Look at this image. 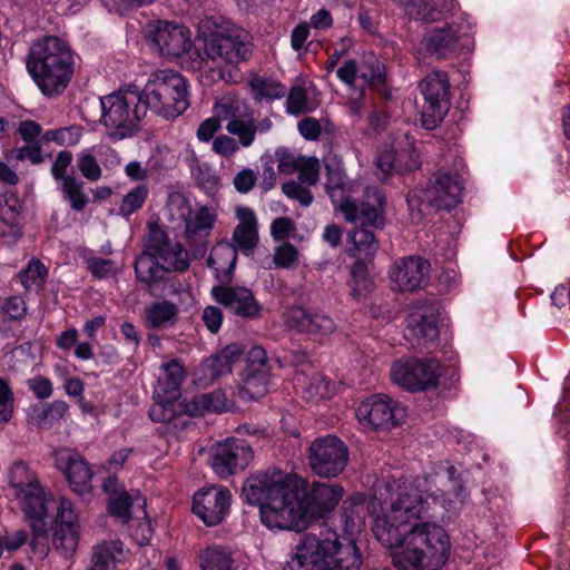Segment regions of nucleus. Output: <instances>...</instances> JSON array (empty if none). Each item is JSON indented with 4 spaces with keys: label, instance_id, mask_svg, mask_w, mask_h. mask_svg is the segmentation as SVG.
<instances>
[{
    "label": "nucleus",
    "instance_id": "nucleus-23",
    "mask_svg": "<svg viewBox=\"0 0 570 570\" xmlns=\"http://www.w3.org/2000/svg\"><path fill=\"white\" fill-rule=\"evenodd\" d=\"M286 323L296 331L315 336H325L335 331V322L321 311L294 306L287 311Z\"/></svg>",
    "mask_w": 570,
    "mask_h": 570
},
{
    "label": "nucleus",
    "instance_id": "nucleus-31",
    "mask_svg": "<svg viewBox=\"0 0 570 570\" xmlns=\"http://www.w3.org/2000/svg\"><path fill=\"white\" fill-rule=\"evenodd\" d=\"M144 323L148 330H167L178 320V306L167 299L151 302L144 308Z\"/></svg>",
    "mask_w": 570,
    "mask_h": 570
},
{
    "label": "nucleus",
    "instance_id": "nucleus-17",
    "mask_svg": "<svg viewBox=\"0 0 570 570\" xmlns=\"http://www.w3.org/2000/svg\"><path fill=\"white\" fill-rule=\"evenodd\" d=\"M361 424L377 429L399 425L405 417V409L386 395L376 394L364 400L356 410Z\"/></svg>",
    "mask_w": 570,
    "mask_h": 570
},
{
    "label": "nucleus",
    "instance_id": "nucleus-32",
    "mask_svg": "<svg viewBox=\"0 0 570 570\" xmlns=\"http://www.w3.org/2000/svg\"><path fill=\"white\" fill-rule=\"evenodd\" d=\"M186 372L178 360H170L160 366L156 395L168 394L169 397H180V385L185 379Z\"/></svg>",
    "mask_w": 570,
    "mask_h": 570
},
{
    "label": "nucleus",
    "instance_id": "nucleus-28",
    "mask_svg": "<svg viewBox=\"0 0 570 570\" xmlns=\"http://www.w3.org/2000/svg\"><path fill=\"white\" fill-rule=\"evenodd\" d=\"M237 262V248L229 242H219L210 250L207 265L220 283H228Z\"/></svg>",
    "mask_w": 570,
    "mask_h": 570
},
{
    "label": "nucleus",
    "instance_id": "nucleus-14",
    "mask_svg": "<svg viewBox=\"0 0 570 570\" xmlns=\"http://www.w3.org/2000/svg\"><path fill=\"white\" fill-rule=\"evenodd\" d=\"M439 377V366L435 361L404 358L394 362L391 366L393 383L410 392H420L435 387Z\"/></svg>",
    "mask_w": 570,
    "mask_h": 570
},
{
    "label": "nucleus",
    "instance_id": "nucleus-59",
    "mask_svg": "<svg viewBox=\"0 0 570 570\" xmlns=\"http://www.w3.org/2000/svg\"><path fill=\"white\" fill-rule=\"evenodd\" d=\"M43 10H51L65 16L78 12L90 0H40Z\"/></svg>",
    "mask_w": 570,
    "mask_h": 570
},
{
    "label": "nucleus",
    "instance_id": "nucleus-52",
    "mask_svg": "<svg viewBox=\"0 0 570 570\" xmlns=\"http://www.w3.org/2000/svg\"><path fill=\"white\" fill-rule=\"evenodd\" d=\"M148 196V188L145 185L136 186L124 198L119 206V214L129 217L142 207Z\"/></svg>",
    "mask_w": 570,
    "mask_h": 570
},
{
    "label": "nucleus",
    "instance_id": "nucleus-43",
    "mask_svg": "<svg viewBox=\"0 0 570 570\" xmlns=\"http://www.w3.org/2000/svg\"><path fill=\"white\" fill-rule=\"evenodd\" d=\"M47 276V267L37 258L31 259L27 267L19 272L20 282L27 291L42 288Z\"/></svg>",
    "mask_w": 570,
    "mask_h": 570
},
{
    "label": "nucleus",
    "instance_id": "nucleus-48",
    "mask_svg": "<svg viewBox=\"0 0 570 570\" xmlns=\"http://www.w3.org/2000/svg\"><path fill=\"white\" fill-rule=\"evenodd\" d=\"M159 264L164 267L166 273L169 272H185L189 268L190 259L188 252L181 244L174 245L170 247V252L167 256H164Z\"/></svg>",
    "mask_w": 570,
    "mask_h": 570
},
{
    "label": "nucleus",
    "instance_id": "nucleus-21",
    "mask_svg": "<svg viewBox=\"0 0 570 570\" xmlns=\"http://www.w3.org/2000/svg\"><path fill=\"white\" fill-rule=\"evenodd\" d=\"M214 298L238 317L255 320L262 316V305L250 288L245 286H215Z\"/></svg>",
    "mask_w": 570,
    "mask_h": 570
},
{
    "label": "nucleus",
    "instance_id": "nucleus-36",
    "mask_svg": "<svg viewBox=\"0 0 570 570\" xmlns=\"http://www.w3.org/2000/svg\"><path fill=\"white\" fill-rule=\"evenodd\" d=\"M295 382L303 389L305 397L312 402L331 397L334 393L331 382L323 374L317 372L313 373L311 376L298 373L295 377Z\"/></svg>",
    "mask_w": 570,
    "mask_h": 570
},
{
    "label": "nucleus",
    "instance_id": "nucleus-4",
    "mask_svg": "<svg viewBox=\"0 0 570 570\" xmlns=\"http://www.w3.org/2000/svg\"><path fill=\"white\" fill-rule=\"evenodd\" d=\"M361 552L355 541L322 527L302 535L289 562L291 570H360Z\"/></svg>",
    "mask_w": 570,
    "mask_h": 570
},
{
    "label": "nucleus",
    "instance_id": "nucleus-19",
    "mask_svg": "<svg viewBox=\"0 0 570 570\" xmlns=\"http://www.w3.org/2000/svg\"><path fill=\"white\" fill-rule=\"evenodd\" d=\"M232 494L227 488L212 485L199 489L193 499L194 513L208 527L219 524L227 515Z\"/></svg>",
    "mask_w": 570,
    "mask_h": 570
},
{
    "label": "nucleus",
    "instance_id": "nucleus-5",
    "mask_svg": "<svg viewBox=\"0 0 570 570\" xmlns=\"http://www.w3.org/2000/svg\"><path fill=\"white\" fill-rule=\"evenodd\" d=\"M27 70L42 95L59 96L73 76V52L65 40L55 36L43 37L30 47Z\"/></svg>",
    "mask_w": 570,
    "mask_h": 570
},
{
    "label": "nucleus",
    "instance_id": "nucleus-56",
    "mask_svg": "<svg viewBox=\"0 0 570 570\" xmlns=\"http://www.w3.org/2000/svg\"><path fill=\"white\" fill-rule=\"evenodd\" d=\"M298 259L297 248L288 242H283L275 248L273 262L278 268H293L297 265Z\"/></svg>",
    "mask_w": 570,
    "mask_h": 570
},
{
    "label": "nucleus",
    "instance_id": "nucleus-51",
    "mask_svg": "<svg viewBox=\"0 0 570 570\" xmlns=\"http://www.w3.org/2000/svg\"><path fill=\"white\" fill-rule=\"evenodd\" d=\"M32 535L30 539V549L35 554L45 558L49 552L47 521L28 522Z\"/></svg>",
    "mask_w": 570,
    "mask_h": 570
},
{
    "label": "nucleus",
    "instance_id": "nucleus-2",
    "mask_svg": "<svg viewBox=\"0 0 570 570\" xmlns=\"http://www.w3.org/2000/svg\"><path fill=\"white\" fill-rule=\"evenodd\" d=\"M448 480L443 488L431 491L426 498L413 484L404 483L391 494V502L381 515H377L373 532L384 547L400 544L401 540L412 532H421L425 525H438L431 522H419L424 518L455 515L462 509L469 493L463 480L456 475V469H446Z\"/></svg>",
    "mask_w": 570,
    "mask_h": 570
},
{
    "label": "nucleus",
    "instance_id": "nucleus-7",
    "mask_svg": "<svg viewBox=\"0 0 570 570\" xmlns=\"http://www.w3.org/2000/svg\"><path fill=\"white\" fill-rule=\"evenodd\" d=\"M347 187L344 174L338 170L328 169L326 178V193L331 197L336 210H340L345 220L350 223L362 222L363 224L379 226L383 223L385 213V194L375 186L365 188V200L357 203L351 197H344L343 193Z\"/></svg>",
    "mask_w": 570,
    "mask_h": 570
},
{
    "label": "nucleus",
    "instance_id": "nucleus-24",
    "mask_svg": "<svg viewBox=\"0 0 570 570\" xmlns=\"http://www.w3.org/2000/svg\"><path fill=\"white\" fill-rule=\"evenodd\" d=\"M177 207L179 216L185 220V236L188 242L194 243L207 237L216 222V215L208 208L202 207L194 215L186 199L176 198L171 200L169 208Z\"/></svg>",
    "mask_w": 570,
    "mask_h": 570
},
{
    "label": "nucleus",
    "instance_id": "nucleus-64",
    "mask_svg": "<svg viewBox=\"0 0 570 570\" xmlns=\"http://www.w3.org/2000/svg\"><path fill=\"white\" fill-rule=\"evenodd\" d=\"M4 315L10 320H22L27 314V304L21 296H10L1 305Z\"/></svg>",
    "mask_w": 570,
    "mask_h": 570
},
{
    "label": "nucleus",
    "instance_id": "nucleus-50",
    "mask_svg": "<svg viewBox=\"0 0 570 570\" xmlns=\"http://www.w3.org/2000/svg\"><path fill=\"white\" fill-rule=\"evenodd\" d=\"M316 105L307 97L305 88L301 86L293 87L287 96L286 110L288 114L298 115L314 110Z\"/></svg>",
    "mask_w": 570,
    "mask_h": 570
},
{
    "label": "nucleus",
    "instance_id": "nucleus-20",
    "mask_svg": "<svg viewBox=\"0 0 570 570\" xmlns=\"http://www.w3.org/2000/svg\"><path fill=\"white\" fill-rule=\"evenodd\" d=\"M431 265L420 256H407L396 261L390 269L394 288L415 292L424 288L430 281Z\"/></svg>",
    "mask_w": 570,
    "mask_h": 570
},
{
    "label": "nucleus",
    "instance_id": "nucleus-1",
    "mask_svg": "<svg viewBox=\"0 0 570 570\" xmlns=\"http://www.w3.org/2000/svg\"><path fill=\"white\" fill-rule=\"evenodd\" d=\"M343 492L338 484L315 482L306 488L297 474L267 470L246 479L242 497L248 504L259 505L261 520L267 528L302 531L331 513Z\"/></svg>",
    "mask_w": 570,
    "mask_h": 570
},
{
    "label": "nucleus",
    "instance_id": "nucleus-63",
    "mask_svg": "<svg viewBox=\"0 0 570 570\" xmlns=\"http://www.w3.org/2000/svg\"><path fill=\"white\" fill-rule=\"evenodd\" d=\"M56 527L79 529L78 515L75 512L71 502L66 498L60 499L58 513L56 517Z\"/></svg>",
    "mask_w": 570,
    "mask_h": 570
},
{
    "label": "nucleus",
    "instance_id": "nucleus-30",
    "mask_svg": "<svg viewBox=\"0 0 570 570\" xmlns=\"http://www.w3.org/2000/svg\"><path fill=\"white\" fill-rule=\"evenodd\" d=\"M276 155L281 156V153L277 151ZM278 170L285 174L297 171L301 183L314 186L320 178L321 165L316 157L294 158L282 154V158L278 161Z\"/></svg>",
    "mask_w": 570,
    "mask_h": 570
},
{
    "label": "nucleus",
    "instance_id": "nucleus-57",
    "mask_svg": "<svg viewBox=\"0 0 570 570\" xmlns=\"http://www.w3.org/2000/svg\"><path fill=\"white\" fill-rule=\"evenodd\" d=\"M14 407V394L9 382L0 377V424L7 423L12 419Z\"/></svg>",
    "mask_w": 570,
    "mask_h": 570
},
{
    "label": "nucleus",
    "instance_id": "nucleus-37",
    "mask_svg": "<svg viewBox=\"0 0 570 570\" xmlns=\"http://www.w3.org/2000/svg\"><path fill=\"white\" fill-rule=\"evenodd\" d=\"M168 236L167 232L157 222L147 223V234L145 236L144 246L149 250L156 259L161 261L170 252V247L177 245Z\"/></svg>",
    "mask_w": 570,
    "mask_h": 570
},
{
    "label": "nucleus",
    "instance_id": "nucleus-8",
    "mask_svg": "<svg viewBox=\"0 0 570 570\" xmlns=\"http://www.w3.org/2000/svg\"><path fill=\"white\" fill-rule=\"evenodd\" d=\"M101 121L110 138H134L141 130L145 107L138 91L120 90L100 99Z\"/></svg>",
    "mask_w": 570,
    "mask_h": 570
},
{
    "label": "nucleus",
    "instance_id": "nucleus-10",
    "mask_svg": "<svg viewBox=\"0 0 570 570\" xmlns=\"http://www.w3.org/2000/svg\"><path fill=\"white\" fill-rule=\"evenodd\" d=\"M10 485L26 520L46 521L53 499L40 484L37 474L24 463H14L10 469Z\"/></svg>",
    "mask_w": 570,
    "mask_h": 570
},
{
    "label": "nucleus",
    "instance_id": "nucleus-34",
    "mask_svg": "<svg viewBox=\"0 0 570 570\" xmlns=\"http://www.w3.org/2000/svg\"><path fill=\"white\" fill-rule=\"evenodd\" d=\"M186 406L187 416H200L210 412L219 413L228 407L226 394L222 390L196 395L187 402Z\"/></svg>",
    "mask_w": 570,
    "mask_h": 570
},
{
    "label": "nucleus",
    "instance_id": "nucleus-58",
    "mask_svg": "<svg viewBox=\"0 0 570 570\" xmlns=\"http://www.w3.org/2000/svg\"><path fill=\"white\" fill-rule=\"evenodd\" d=\"M375 164L377 169L384 177L392 173H397V153L395 145H385L384 148L377 154Z\"/></svg>",
    "mask_w": 570,
    "mask_h": 570
},
{
    "label": "nucleus",
    "instance_id": "nucleus-42",
    "mask_svg": "<svg viewBox=\"0 0 570 570\" xmlns=\"http://www.w3.org/2000/svg\"><path fill=\"white\" fill-rule=\"evenodd\" d=\"M351 295L360 301L365 297L373 287L368 277L367 264L362 259H356L351 266Z\"/></svg>",
    "mask_w": 570,
    "mask_h": 570
},
{
    "label": "nucleus",
    "instance_id": "nucleus-35",
    "mask_svg": "<svg viewBox=\"0 0 570 570\" xmlns=\"http://www.w3.org/2000/svg\"><path fill=\"white\" fill-rule=\"evenodd\" d=\"M166 271L159 264V261L150 255L149 250L144 246L142 253L136 258L135 274L137 279L146 287L151 286L164 281Z\"/></svg>",
    "mask_w": 570,
    "mask_h": 570
},
{
    "label": "nucleus",
    "instance_id": "nucleus-3",
    "mask_svg": "<svg viewBox=\"0 0 570 570\" xmlns=\"http://www.w3.org/2000/svg\"><path fill=\"white\" fill-rule=\"evenodd\" d=\"M195 55L194 68L212 70L217 73L219 79L235 82L232 69L252 57V36L234 23L215 24L212 29L204 30L197 36Z\"/></svg>",
    "mask_w": 570,
    "mask_h": 570
},
{
    "label": "nucleus",
    "instance_id": "nucleus-12",
    "mask_svg": "<svg viewBox=\"0 0 570 570\" xmlns=\"http://www.w3.org/2000/svg\"><path fill=\"white\" fill-rule=\"evenodd\" d=\"M461 196L462 184L458 176L436 173L423 189L410 191L406 200L411 208L421 209L422 205H426L436 209L449 210L461 202Z\"/></svg>",
    "mask_w": 570,
    "mask_h": 570
},
{
    "label": "nucleus",
    "instance_id": "nucleus-16",
    "mask_svg": "<svg viewBox=\"0 0 570 570\" xmlns=\"http://www.w3.org/2000/svg\"><path fill=\"white\" fill-rule=\"evenodd\" d=\"M240 105L239 100L223 98L216 104L215 111L218 116L228 120L226 129L239 142H253L257 134L267 132L271 129L272 122L268 119L256 122L253 115L239 114Z\"/></svg>",
    "mask_w": 570,
    "mask_h": 570
},
{
    "label": "nucleus",
    "instance_id": "nucleus-18",
    "mask_svg": "<svg viewBox=\"0 0 570 570\" xmlns=\"http://www.w3.org/2000/svg\"><path fill=\"white\" fill-rule=\"evenodd\" d=\"M148 39L161 56L177 58L191 46V32L183 24L160 20L148 29Z\"/></svg>",
    "mask_w": 570,
    "mask_h": 570
},
{
    "label": "nucleus",
    "instance_id": "nucleus-6",
    "mask_svg": "<svg viewBox=\"0 0 570 570\" xmlns=\"http://www.w3.org/2000/svg\"><path fill=\"white\" fill-rule=\"evenodd\" d=\"M389 548L395 549L392 559L399 570H438L449 558L450 540L442 527L425 525Z\"/></svg>",
    "mask_w": 570,
    "mask_h": 570
},
{
    "label": "nucleus",
    "instance_id": "nucleus-39",
    "mask_svg": "<svg viewBox=\"0 0 570 570\" xmlns=\"http://www.w3.org/2000/svg\"><path fill=\"white\" fill-rule=\"evenodd\" d=\"M385 214L383 215V217ZM362 224V227L355 228L350 234V242L353 244V249L348 250V254L352 256L356 255H363L365 257H372L375 255V253L379 249V240L376 239L374 233L370 229H367L365 226H368L367 224ZM384 222L382 225H379L377 227H383ZM373 227L372 225H370Z\"/></svg>",
    "mask_w": 570,
    "mask_h": 570
},
{
    "label": "nucleus",
    "instance_id": "nucleus-53",
    "mask_svg": "<svg viewBox=\"0 0 570 570\" xmlns=\"http://www.w3.org/2000/svg\"><path fill=\"white\" fill-rule=\"evenodd\" d=\"M395 149L397 153V173L420 168V153L414 145H395Z\"/></svg>",
    "mask_w": 570,
    "mask_h": 570
},
{
    "label": "nucleus",
    "instance_id": "nucleus-47",
    "mask_svg": "<svg viewBox=\"0 0 570 570\" xmlns=\"http://www.w3.org/2000/svg\"><path fill=\"white\" fill-rule=\"evenodd\" d=\"M89 130H86L80 125H71L59 129L47 131L43 136V142H77L78 140L88 137Z\"/></svg>",
    "mask_w": 570,
    "mask_h": 570
},
{
    "label": "nucleus",
    "instance_id": "nucleus-62",
    "mask_svg": "<svg viewBox=\"0 0 570 570\" xmlns=\"http://www.w3.org/2000/svg\"><path fill=\"white\" fill-rule=\"evenodd\" d=\"M86 264L90 273L98 278L108 277L118 272L117 264L109 258L90 257Z\"/></svg>",
    "mask_w": 570,
    "mask_h": 570
},
{
    "label": "nucleus",
    "instance_id": "nucleus-9",
    "mask_svg": "<svg viewBox=\"0 0 570 570\" xmlns=\"http://www.w3.org/2000/svg\"><path fill=\"white\" fill-rule=\"evenodd\" d=\"M141 106L163 115L175 117L188 106L185 79L173 70H158L148 79L141 94Z\"/></svg>",
    "mask_w": 570,
    "mask_h": 570
},
{
    "label": "nucleus",
    "instance_id": "nucleus-22",
    "mask_svg": "<svg viewBox=\"0 0 570 570\" xmlns=\"http://www.w3.org/2000/svg\"><path fill=\"white\" fill-rule=\"evenodd\" d=\"M55 461L76 493L86 494L91 491L92 473L82 456L69 449H61L56 451Z\"/></svg>",
    "mask_w": 570,
    "mask_h": 570
},
{
    "label": "nucleus",
    "instance_id": "nucleus-26",
    "mask_svg": "<svg viewBox=\"0 0 570 570\" xmlns=\"http://www.w3.org/2000/svg\"><path fill=\"white\" fill-rule=\"evenodd\" d=\"M235 214L238 224L233 232L232 244L248 255L256 248L259 239L257 217L254 210L246 206L236 207Z\"/></svg>",
    "mask_w": 570,
    "mask_h": 570
},
{
    "label": "nucleus",
    "instance_id": "nucleus-38",
    "mask_svg": "<svg viewBox=\"0 0 570 570\" xmlns=\"http://www.w3.org/2000/svg\"><path fill=\"white\" fill-rule=\"evenodd\" d=\"M269 371L244 370L242 375L240 395L244 399L257 400L267 392Z\"/></svg>",
    "mask_w": 570,
    "mask_h": 570
},
{
    "label": "nucleus",
    "instance_id": "nucleus-55",
    "mask_svg": "<svg viewBox=\"0 0 570 570\" xmlns=\"http://www.w3.org/2000/svg\"><path fill=\"white\" fill-rule=\"evenodd\" d=\"M333 125L328 120L321 122L320 120L306 117L298 122V131L305 140L315 141L320 138L322 131L332 132Z\"/></svg>",
    "mask_w": 570,
    "mask_h": 570
},
{
    "label": "nucleus",
    "instance_id": "nucleus-25",
    "mask_svg": "<svg viewBox=\"0 0 570 570\" xmlns=\"http://www.w3.org/2000/svg\"><path fill=\"white\" fill-rule=\"evenodd\" d=\"M425 50L436 58H444L468 46L469 37L458 28L443 27L431 30L422 41Z\"/></svg>",
    "mask_w": 570,
    "mask_h": 570
},
{
    "label": "nucleus",
    "instance_id": "nucleus-15",
    "mask_svg": "<svg viewBox=\"0 0 570 570\" xmlns=\"http://www.w3.org/2000/svg\"><path fill=\"white\" fill-rule=\"evenodd\" d=\"M254 459V451L243 440L227 439L212 446L209 465L220 478H227L245 470Z\"/></svg>",
    "mask_w": 570,
    "mask_h": 570
},
{
    "label": "nucleus",
    "instance_id": "nucleus-11",
    "mask_svg": "<svg viewBox=\"0 0 570 570\" xmlns=\"http://www.w3.org/2000/svg\"><path fill=\"white\" fill-rule=\"evenodd\" d=\"M424 98L421 124L426 129H434L445 117L451 106V85L446 72L433 70L419 83Z\"/></svg>",
    "mask_w": 570,
    "mask_h": 570
},
{
    "label": "nucleus",
    "instance_id": "nucleus-46",
    "mask_svg": "<svg viewBox=\"0 0 570 570\" xmlns=\"http://www.w3.org/2000/svg\"><path fill=\"white\" fill-rule=\"evenodd\" d=\"M52 544L53 548L65 557L71 556L78 546V529L56 527Z\"/></svg>",
    "mask_w": 570,
    "mask_h": 570
},
{
    "label": "nucleus",
    "instance_id": "nucleus-41",
    "mask_svg": "<svg viewBox=\"0 0 570 570\" xmlns=\"http://www.w3.org/2000/svg\"><path fill=\"white\" fill-rule=\"evenodd\" d=\"M233 563L232 553L225 547H209L200 554V567L203 570H230Z\"/></svg>",
    "mask_w": 570,
    "mask_h": 570
},
{
    "label": "nucleus",
    "instance_id": "nucleus-45",
    "mask_svg": "<svg viewBox=\"0 0 570 570\" xmlns=\"http://www.w3.org/2000/svg\"><path fill=\"white\" fill-rule=\"evenodd\" d=\"M61 190L65 199L73 210L81 212L88 204V197L83 191V184L73 176H66L61 183Z\"/></svg>",
    "mask_w": 570,
    "mask_h": 570
},
{
    "label": "nucleus",
    "instance_id": "nucleus-40",
    "mask_svg": "<svg viewBox=\"0 0 570 570\" xmlns=\"http://www.w3.org/2000/svg\"><path fill=\"white\" fill-rule=\"evenodd\" d=\"M365 498L363 494H354L343 502L341 508V520L344 530L348 533L360 531L362 525Z\"/></svg>",
    "mask_w": 570,
    "mask_h": 570
},
{
    "label": "nucleus",
    "instance_id": "nucleus-49",
    "mask_svg": "<svg viewBox=\"0 0 570 570\" xmlns=\"http://www.w3.org/2000/svg\"><path fill=\"white\" fill-rule=\"evenodd\" d=\"M193 175L197 186L207 195L212 196L219 189L220 178L207 164H198L193 170Z\"/></svg>",
    "mask_w": 570,
    "mask_h": 570
},
{
    "label": "nucleus",
    "instance_id": "nucleus-44",
    "mask_svg": "<svg viewBox=\"0 0 570 570\" xmlns=\"http://www.w3.org/2000/svg\"><path fill=\"white\" fill-rule=\"evenodd\" d=\"M249 87L255 100H274L285 95V88L279 82L263 77H253Z\"/></svg>",
    "mask_w": 570,
    "mask_h": 570
},
{
    "label": "nucleus",
    "instance_id": "nucleus-60",
    "mask_svg": "<svg viewBox=\"0 0 570 570\" xmlns=\"http://www.w3.org/2000/svg\"><path fill=\"white\" fill-rule=\"evenodd\" d=\"M385 75L384 65L376 59L371 57L362 67H360V76L368 83H383Z\"/></svg>",
    "mask_w": 570,
    "mask_h": 570
},
{
    "label": "nucleus",
    "instance_id": "nucleus-61",
    "mask_svg": "<svg viewBox=\"0 0 570 570\" xmlns=\"http://www.w3.org/2000/svg\"><path fill=\"white\" fill-rule=\"evenodd\" d=\"M138 513H141V520H138L136 524L131 525V537L139 546H145L151 540L154 531L145 508Z\"/></svg>",
    "mask_w": 570,
    "mask_h": 570
},
{
    "label": "nucleus",
    "instance_id": "nucleus-29",
    "mask_svg": "<svg viewBox=\"0 0 570 570\" xmlns=\"http://www.w3.org/2000/svg\"><path fill=\"white\" fill-rule=\"evenodd\" d=\"M187 400L180 401L179 397H169L168 394L156 395L154 391V404L148 413L154 422L173 423L175 426L181 417L187 416Z\"/></svg>",
    "mask_w": 570,
    "mask_h": 570
},
{
    "label": "nucleus",
    "instance_id": "nucleus-13",
    "mask_svg": "<svg viewBox=\"0 0 570 570\" xmlns=\"http://www.w3.org/2000/svg\"><path fill=\"white\" fill-rule=\"evenodd\" d=\"M347 462V446L334 435L316 439L309 445L308 464L318 476L335 478L344 471Z\"/></svg>",
    "mask_w": 570,
    "mask_h": 570
},
{
    "label": "nucleus",
    "instance_id": "nucleus-27",
    "mask_svg": "<svg viewBox=\"0 0 570 570\" xmlns=\"http://www.w3.org/2000/svg\"><path fill=\"white\" fill-rule=\"evenodd\" d=\"M130 554L119 539L105 540L94 546L90 570H114Z\"/></svg>",
    "mask_w": 570,
    "mask_h": 570
},
{
    "label": "nucleus",
    "instance_id": "nucleus-54",
    "mask_svg": "<svg viewBox=\"0 0 570 570\" xmlns=\"http://www.w3.org/2000/svg\"><path fill=\"white\" fill-rule=\"evenodd\" d=\"M412 335L425 341H434L439 336V328L434 320L425 316H412L409 321Z\"/></svg>",
    "mask_w": 570,
    "mask_h": 570
},
{
    "label": "nucleus",
    "instance_id": "nucleus-33",
    "mask_svg": "<svg viewBox=\"0 0 570 570\" xmlns=\"http://www.w3.org/2000/svg\"><path fill=\"white\" fill-rule=\"evenodd\" d=\"M145 507L146 499L139 492L132 494L121 492L117 495H110L108 500L109 513L121 523H128L131 520L132 509H137V512H139Z\"/></svg>",
    "mask_w": 570,
    "mask_h": 570
}]
</instances>
